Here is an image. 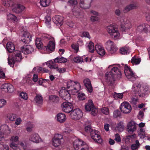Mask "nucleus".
Here are the masks:
<instances>
[{
	"label": "nucleus",
	"instance_id": "38",
	"mask_svg": "<svg viewBox=\"0 0 150 150\" xmlns=\"http://www.w3.org/2000/svg\"><path fill=\"white\" fill-rule=\"evenodd\" d=\"M120 53L122 54H127L129 53L128 49L127 47L121 48L120 50Z\"/></svg>",
	"mask_w": 150,
	"mask_h": 150
},
{
	"label": "nucleus",
	"instance_id": "63",
	"mask_svg": "<svg viewBox=\"0 0 150 150\" xmlns=\"http://www.w3.org/2000/svg\"><path fill=\"white\" fill-rule=\"evenodd\" d=\"M109 125L108 124H106L104 125V128L106 131H109Z\"/></svg>",
	"mask_w": 150,
	"mask_h": 150
},
{
	"label": "nucleus",
	"instance_id": "48",
	"mask_svg": "<svg viewBox=\"0 0 150 150\" xmlns=\"http://www.w3.org/2000/svg\"><path fill=\"white\" fill-rule=\"evenodd\" d=\"M114 140L117 142H121V139L118 134H115Z\"/></svg>",
	"mask_w": 150,
	"mask_h": 150
},
{
	"label": "nucleus",
	"instance_id": "62",
	"mask_svg": "<svg viewBox=\"0 0 150 150\" xmlns=\"http://www.w3.org/2000/svg\"><path fill=\"white\" fill-rule=\"evenodd\" d=\"M58 67L57 64H52L51 65L50 67V68L56 69L57 70Z\"/></svg>",
	"mask_w": 150,
	"mask_h": 150
},
{
	"label": "nucleus",
	"instance_id": "27",
	"mask_svg": "<svg viewBox=\"0 0 150 150\" xmlns=\"http://www.w3.org/2000/svg\"><path fill=\"white\" fill-rule=\"evenodd\" d=\"M25 7L23 5L18 4L17 7H15L13 9V11L15 13H21L25 9Z\"/></svg>",
	"mask_w": 150,
	"mask_h": 150
},
{
	"label": "nucleus",
	"instance_id": "54",
	"mask_svg": "<svg viewBox=\"0 0 150 150\" xmlns=\"http://www.w3.org/2000/svg\"><path fill=\"white\" fill-rule=\"evenodd\" d=\"M125 27L127 30L129 29L131 27V23L129 21H126L125 23Z\"/></svg>",
	"mask_w": 150,
	"mask_h": 150
},
{
	"label": "nucleus",
	"instance_id": "42",
	"mask_svg": "<svg viewBox=\"0 0 150 150\" xmlns=\"http://www.w3.org/2000/svg\"><path fill=\"white\" fill-rule=\"evenodd\" d=\"M113 117H114L117 118L118 117H120L121 116V113L120 112L117 110L114 111L113 112Z\"/></svg>",
	"mask_w": 150,
	"mask_h": 150
},
{
	"label": "nucleus",
	"instance_id": "40",
	"mask_svg": "<svg viewBox=\"0 0 150 150\" xmlns=\"http://www.w3.org/2000/svg\"><path fill=\"white\" fill-rule=\"evenodd\" d=\"M45 23L48 26L49 28L50 27V22H51V18L50 17L47 16L45 17Z\"/></svg>",
	"mask_w": 150,
	"mask_h": 150
},
{
	"label": "nucleus",
	"instance_id": "21",
	"mask_svg": "<svg viewBox=\"0 0 150 150\" xmlns=\"http://www.w3.org/2000/svg\"><path fill=\"white\" fill-rule=\"evenodd\" d=\"M30 140L34 143H38L42 141V139L38 134H32L30 136Z\"/></svg>",
	"mask_w": 150,
	"mask_h": 150
},
{
	"label": "nucleus",
	"instance_id": "57",
	"mask_svg": "<svg viewBox=\"0 0 150 150\" xmlns=\"http://www.w3.org/2000/svg\"><path fill=\"white\" fill-rule=\"evenodd\" d=\"M57 71L60 73H62L66 71V69L64 68H59L57 69Z\"/></svg>",
	"mask_w": 150,
	"mask_h": 150
},
{
	"label": "nucleus",
	"instance_id": "28",
	"mask_svg": "<svg viewBox=\"0 0 150 150\" xmlns=\"http://www.w3.org/2000/svg\"><path fill=\"white\" fill-rule=\"evenodd\" d=\"M6 47L7 50L10 53L13 52L15 49L14 44L10 42H8L7 43Z\"/></svg>",
	"mask_w": 150,
	"mask_h": 150
},
{
	"label": "nucleus",
	"instance_id": "64",
	"mask_svg": "<svg viewBox=\"0 0 150 150\" xmlns=\"http://www.w3.org/2000/svg\"><path fill=\"white\" fill-rule=\"evenodd\" d=\"M115 13L117 16H119L121 14L120 11L118 9H116L115 11Z\"/></svg>",
	"mask_w": 150,
	"mask_h": 150
},
{
	"label": "nucleus",
	"instance_id": "30",
	"mask_svg": "<svg viewBox=\"0 0 150 150\" xmlns=\"http://www.w3.org/2000/svg\"><path fill=\"white\" fill-rule=\"evenodd\" d=\"M136 6L133 4H130L127 6L124 9L123 11L125 13H127L130 10L134 9Z\"/></svg>",
	"mask_w": 150,
	"mask_h": 150
},
{
	"label": "nucleus",
	"instance_id": "43",
	"mask_svg": "<svg viewBox=\"0 0 150 150\" xmlns=\"http://www.w3.org/2000/svg\"><path fill=\"white\" fill-rule=\"evenodd\" d=\"M85 130L86 132L90 133L91 134V132L93 131V129L91 128V127L90 125L85 127Z\"/></svg>",
	"mask_w": 150,
	"mask_h": 150
},
{
	"label": "nucleus",
	"instance_id": "7",
	"mask_svg": "<svg viewBox=\"0 0 150 150\" xmlns=\"http://www.w3.org/2000/svg\"><path fill=\"white\" fill-rule=\"evenodd\" d=\"M105 48L111 54L115 53L117 48L114 43L111 40H108L105 44Z\"/></svg>",
	"mask_w": 150,
	"mask_h": 150
},
{
	"label": "nucleus",
	"instance_id": "29",
	"mask_svg": "<svg viewBox=\"0 0 150 150\" xmlns=\"http://www.w3.org/2000/svg\"><path fill=\"white\" fill-rule=\"evenodd\" d=\"M35 44L37 48L39 49H41L43 47V45L40 38L36 39Z\"/></svg>",
	"mask_w": 150,
	"mask_h": 150
},
{
	"label": "nucleus",
	"instance_id": "5",
	"mask_svg": "<svg viewBox=\"0 0 150 150\" xmlns=\"http://www.w3.org/2000/svg\"><path fill=\"white\" fill-rule=\"evenodd\" d=\"M107 30L112 38L115 40L118 39L120 36V34L117 29H115L113 25H110L107 27Z\"/></svg>",
	"mask_w": 150,
	"mask_h": 150
},
{
	"label": "nucleus",
	"instance_id": "55",
	"mask_svg": "<svg viewBox=\"0 0 150 150\" xmlns=\"http://www.w3.org/2000/svg\"><path fill=\"white\" fill-rule=\"evenodd\" d=\"M8 117L9 120L11 121L15 120L16 118V115L14 114L10 115Z\"/></svg>",
	"mask_w": 150,
	"mask_h": 150
},
{
	"label": "nucleus",
	"instance_id": "59",
	"mask_svg": "<svg viewBox=\"0 0 150 150\" xmlns=\"http://www.w3.org/2000/svg\"><path fill=\"white\" fill-rule=\"evenodd\" d=\"M38 75L36 74H35L33 75V80L35 82L37 81L38 80Z\"/></svg>",
	"mask_w": 150,
	"mask_h": 150
},
{
	"label": "nucleus",
	"instance_id": "47",
	"mask_svg": "<svg viewBox=\"0 0 150 150\" xmlns=\"http://www.w3.org/2000/svg\"><path fill=\"white\" fill-rule=\"evenodd\" d=\"M144 116V113L142 111H140L138 115V118L141 120H142Z\"/></svg>",
	"mask_w": 150,
	"mask_h": 150
},
{
	"label": "nucleus",
	"instance_id": "60",
	"mask_svg": "<svg viewBox=\"0 0 150 150\" xmlns=\"http://www.w3.org/2000/svg\"><path fill=\"white\" fill-rule=\"evenodd\" d=\"M67 61V59L64 57H60V63H65Z\"/></svg>",
	"mask_w": 150,
	"mask_h": 150
},
{
	"label": "nucleus",
	"instance_id": "17",
	"mask_svg": "<svg viewBox=\"0 0 150 150\" xmlns=\"http://www.w3.org/2000/svg\"><path fill=\"white\" fill-rule=\"evenodd\" d=\"M92 0H80V7L84 9H88L91 6Z\"/></svg>",
	"mask_w": 150,
	"mask_h": 150
},
{
	"label": "nucleus",
	"instance_id": "36",
	"mask_svg": "<svg viewBox=\"0 0 150 150\" xmlns=\"http://www.w3.org/2000/svg\"><path fill=\"white\" fill-rule=\"evenodd\" d=\"M89 51L91 53H93L94 51V44L91 42H90L88 45Z\"/></svg>",
	"mask_w": 150,
	"mask_h": 150
},
{
	"label": "nucleus",
	"instance_id": "31",
	"mask_svg": "<svg viewBox=\"0 0 150 150\" xmlns=\"http://www.w3.org/2000/svg\"><path fill=\"white\" fill-rule=\"evenodd\" d=\"M49 99L50 102L57 103L59 102L58 97L55 95H51L49 96Z\"/></svg>",
	"mask_w": 150,
	"mask_h": 150
},
{
	"label": "nucleus",
	"instance_id": "12",
	"mask_svg": "<svg viewBox=\"0 0 150 150\" xmlns=\"http://www.w3.org/2000/svg\"><path fill=\"white\" fill-rule=\"evenodd\" d=\"M120 108L122 112L125 114L130 113L132 109L129 104H121Z\"/></svg>",
	"mask_w": 150,
	"mask_h": 150
},
{
	"label": "nucleus",
	"instance_id": "45",
	"mask_svg": "<svg viewBox=\"0 0 150 150\" xmlns=\"http://www.w3.org/2000/svg\"><path fill=\"white\" fill-rule=\"evenodd\" d=\"M123 97V93H117L115 92L114 97L115 98H122Z\"/></svg>",
	"mask_w": 150,
	"mask_h": 150
},
{
	"label": "nucleus",
	"instance_id": "37",
	"mask_svg": "<svg viewBox=\"0 0 150 150\" xmlns=\"http://www.w3.org/2000/svg\"><path fill=\"white\" fill-rule=\"evenodd\" d=\"M50 2V0H41L40 1L41 5L43 7L48 6Z\"/></svg>",
	"mask_w": 150,
	"mask_h": 150
},
{
	"label": "nucleus",
	"instance_id": "22",
	"mask_svg": "<svg viewBox=\"0 0 150 150\" xmlns=\"http://www.w3.org/2000/svg\"><path fill=\"white\" fill-rule=\"evenodd\" d=\"M137 124L134 121H132L127 125L128 131L129 132H132L136 130Z\"/></svg>",
	"mask_w": 150,
	"mask_h": 150
},
{
	"label": "nucleus",
	"instance_id": "52",
	"mask_svg": "<svg viewBox=\"0 0 150 150\" xmlns=\"http://www.w3.org/2000/svg\"><path fill=\"white\" fill-rule=\"evenodd\" d=\"M102 112L105 115H108L109 113V109L107 108H103L102 110Z\"/></svg>",
	"mask_w": 150,
	"mask_h": 150
},
{
	"label": "nucleus",
	"instance_id": "34",
	"mask_svg": "<svg viewBox=\"0 0 150 150\" xmlns=\"http://www.w3.org/2000/svg\"><path fill=\"white\" fill-rule=\"evenodd\" d=\"M2 1L4 5L7 7L12 6L13 3V0H2Z\"/></svg>",
	"mask_w": 150,
	"mask_h": 150
},
{
	"label": "nucleus",
	"instance_id": "53",
	"mask_svg": "<svg viewBox=\"0 0 150 150\" xmlns=\"http://www.w3.org/2000/svg\"><path fill=\"white\" fill-rule=\"evenodd\" d=\"M85 95L83 93H79L78 94V96L79 97V100H83L85 99L84 97Z\"/></svg>",
	"mask_w": 150,
	"mask_h": 150
},
{
	"label": "nucleus",
	"instance_id": "46",
	"mask_svg": "<svg viewBox=\"0 0 150 150\" xmlns=\"http://www.w3.org/2000/svg\"><path fill=\"white\" fill-rule=\"evenodd\" d=\"M74 61L76 63H79L83 62V59L80 57H77L74 58Z\"/></svg>",
	"mask_w": 150,
	"mask_h": 150
},
{
	"label": "nucleus",
	"instance_id": "18",
	"mask_svg": "<svg viewBox=\"0 0 150 150\" xmlns=\"http://www.w3.org/2000/svg\"><path fill=\"white\" fill-rule=\"evenodd\" d=\"M124 72L125 75L128 79L134 77V75L131 69L126 65L125 67Z\"/></svg>",
	"mask_w": 150,
	"mask_h": 150
},
{
	"label": "nucleus",
	"instance_id": "19",
	"mask_svg": "<svg viewBox=\"0 0 150 150\" xmlns=\"http://www.w3.org/2000/svg\"><path fill=\"white\" fill-rule=\"evenodd\" d=\"M59 95L64 99L67 101V100L70 98V94L67 90H61L59 92Z\"/></svg>",
	"mask_w": 150,
	"mask_h": 150
},
{
	"label": "nucleus",
	"instance_id": "9",
	"mask_svg": "<svg viewBox=\"0 0 150 150\" xmlns=\"http://www.w3.org/2000/svg\"><path fill=\"white\" fill-rule=\"evenodd\" d=\"M63 138V136L61 134H56L52 139L53 145L55 147H57L61 143V140Z\"/></svg>",
	"mask_w": 150,
	"mask_h": 150
},
{
	"label": "nucleus",
	"instance_id": "58",
	"mask_svg": "<svg viewBox=\"0 0 150 150\" xmlns=\"http://www.w3.org/2000/svg\"><path fill=\"white\" fill-rule=\"evenodd\" d=\"M5 77V74L1 70H0V79H4Z\"/></svg>",
	"mask_w": 150,
	"mask_h": 150
},
{
	"label": "nucleus",
	"instance_id": "8",
	"mask_svg": "<svg viewBox=\"0 0 150 150\" xmlns=\"http://www.w3.org/2000/svg\"><path fill=\"white\" fill-rule=\"evenodd\" d=\"M85 109L87 111H91V114L93 116H95L97 114L98 110L93 104H86Z\"/></svg>",
	"mask_w": 150,
	"mask_h": 150
},
{
	"label": "nucleus",
	"instance_id": "25",
	"mask_svg": "<svg viewBox=\"0 0 150 150\" xmlns=\"http://www.w3.org/2000/svg\"><path fill=\"white\" fill-rule=\"evenodd\" d=\"M83 82L85 86L89 92L91 93L93 89L90 80L88 79H86L84 80Z\"/></svg>",
	"mask_w": 150,
	"mask_h": 150
},
{
	"label": "nucleus",
	"instance_id": "33",
	"mask_svg": "<svg viewBox=\"0 0 150 150\" xmlns=\"http://www.w3.org/2000/svg\"><path fill=\"white\" fill-rule=\"evenodd\" d=\"M34 100L37 103H42L43 101V99L42 96L40 94H36L34 98Z\"/></svg>",
	"mask_w": 150,
	"mask_h": 150
},
{
	"label": "nucleus",
	"instance_id": "11",
	"mask_svg": "<svg viewBox=\"0 0 150 150\" xmlns=\"http://www.w3.org/2000/svg\"><path fill=\"white\" fill-rule=\"evenodd\" d=\"M31 36L28 32L24 31L22 35L21 40L25 44H28L31 40Z\"/></svg>",
	"mask_w": 150,
	"mask_h": 150
},
{
	"label": "nucleus",
	"instance_id": "24",
	"mask_svg": "<svg viewBox=\"0 0 150 150\" xmlns=\"http://www.w3.org/2000/svg\"><path fill=\"white\" fill-rule=\"evenodd\" d=\"M57 120L60 123L64 122L66 120L65 115L62 112L58 114L57 115Z\"/></svg>",
	"mask_w": 150,
	"mask_h": 150
},
{
	"label": "nucleus",
	"instance_id": "16",
	"mask_svg": "<svg viewBox=\"0 0 150 150\" xmlns=\"http://www.w3.org/2000/svg\"><path fill=\"white\" fill-rule=\"evenodd\" d=\"M1 88L5 92L9 93H12L14 90L13 86L9 83H5L1 86Z\"/></svg>",
	"mask_w": 150,
	"mask_h": 150
},
{
	"label": "nucleus",
	"instance_id": "14",
	"mask_svg": "<svg viewBox=\"0 0 150 150\" xmlns=\"http://www.w3.org/2000/svg\"><path fill=\"white\" fill-rule=\"evenodd\" d=\"M61 107L63 111L67 113L72 111L74 107L72 104H62Z\"/></svg>",
	"mask_w": 150,
	"mask_h": 150
},
{
	"label": "nucleus",
	"instance_id": "6",
	"mask_svg": "<svg viewBox=\"0 0 150 150\" xmlns=\"http://www.w3.org/2000/svg\"><path fill=\"white\" fill-rule=\"evenodd\" d=\"M83 113L81 110L79 109H76L73 110L70 114L71 118L72 119L77 120L81 118Z\"/></svg>",
	"mask_w": 150,
	"mask_h": 150
},
{
	"label": "nucleus",
	"instance_id": "32",
	"mask_svg": "<svg viewBox=\"0 0 150 150\" xmlns=\"http://www.w3.org/2000/svg\"><path fill=\"white\" fill-rule=\"evenodd\" d=\"M116 129L119 132H122L124 129V123L122 122H120L117 124Z\"/></svg>",
	"mask_w": 150,
	"mask_h": 150
},
{
	"label": "nucleus",
	"instance_id": "2",
	"mask_svg": "<svg viewBox=\"0 0 150 150\" xmlns=\"http://www.w3.org/2000/svg\"><path fill=\"white\" fill-rule=\"evenodd\" d=\"M133 87L134 92L137 96L143 97L147 94L149 87L146 85H143L142 86L139 84H135L133 86Z\"/></svg>",
	"mask_w": 150,
	"mask_h": 150
},
{
	"label": "nucleus",
	"instance_id": "20",
	"mask_svg": "<svg viewBox=\"0 0 150 150\" xmlns=\"http://www.w3.org/2000/svg\"><path fill=\"white\" fill-rule=\"evenodd\" d=\"M53 22L57 25H62L63 23V17L62 16H55L53 18Z\"/></svg>",
	"mask_w": 150,
	"mask_h": 150
},
{
	"label": "nucleus",
	"instance_id": "26",
	"mask_svg": "<svg viewBox=\"0 0 150 150\" xmlns=\"http://www.w3.org/2000/svg\"><path fill=\"white\" fill-rule=\"evenodd\" d=\"M95 50L97 53L100 55L103 56L105 54L104 49L99 45H96Z\"/></svg>",
	"mask_w": 150,
	"mask_h": 150
},
{
	"label": "nucleus",
	"instance_id": "35",
	"mask_svg": "<svg viewBox=\"0 0 150 150\" xmlns=\"http://www.w3.org/2000/svg\"><path fill=\"white\" fill-rule=\"evenodd\" d=\"M141 61V59L139 58H137L136 57H132L131 59V62L133 64H139Z\"/></svg>",
	"mask_w": 150,
	"mask_h": 150
},
{
	"label": "nucleus",
	"instance_id": "51",
	"mask_svg": "<svg viewBox=\"0 0 150 150\" xmlns=\"http://www.w3.org/2000/svg\"><path fill=\"white\" fill-rule=\"evenodd\" d=\"M99 19L98 17L97 16H91L90 18L91 21L93 22L98 21Z\"/></svg>",
	"mask_w": 150,
	"mask_h": 150
},
{
	"label": "nucleus",
	"instance_id": "61",
	"mask_svg": "<svg viewBox=\"0 0 150 150\" xmlns=\"http://www.w3.org/2000/svg\"><path fill=\"white\" fill-rule=\"evenodd\" d=\"M82 35L83 36L88 38H89L90 35L88 32H84L82 33Z\"/></svg>",
	"mask_w": 150,
	"mask_h": 150
},
{
	"label": "nucleus",
	"instance_id": "56",
	"mask_svg": "<svg viewBox=\"0 0 150 150\" xmlns=\"http://www.w3.org/2000/svg\"><path fill=\"white\" fill-rule=\"evenodd\" d=\"M10 146L13 149H17L18 148L17 144L14 142L11 143L10 144Z\"/></svg>",
	"mask_w": 150,
	"mask_h": 150
},
{
	"label": "nucleus",
	"instance_id": "15",
	"mask_svg": "<svg viewBox=\"0 0 150 150\" xmlns=\"http://www.w3.org/2000/svg\"><path fill=\"white\" fill-rule=\"evenodd\" d=\"M137 30L139 33L144 32L146 33L148 31H150V26L146 24H144L138 26Z\"/></svg>",
	"mask_w": 150,
	"mask_h": 150
},
{
	"label": "nucleus",
	"instance_id": "23",
	"mask_svg": "<svg viewBox=\"0 0 150 150\" xmlns=\"http://www.w3.org/2000/svg\"><path fill=\"white\" fill-rule=\"evenodd\" d=\"M55 43L52 41H49L47 46H45L44 49L47 51H53L55 49Z\"/></svg>",
	"mask_w": 150,
	"mask_h": 150
},
{
	"label": "nucleus",
	"instance_id": "4",
	"mask_svg": "<svg viewBox=\"0 0 150 150\" xmlns=\"http://www.w3.org/2000/svg\"><path fill=\"white\" fill-rule=\"evenodd\" d=\"M73 146L75 150H88L89 146L84 142L80 139L75 140L73 143Z\"/></svg>",
	"mask_w": 150,
	"mask_h": 150
},
{
	"label": "nucleus",
	"instance_id": "39",
	"mask_svg": "<svg viewBox=\"0 0 150 150\" xmlns=\"http://www.w3.org/2000/svg\"><path fill=\"white\" fill-rule=\"evenodd\" d=\"M135 143V144H133L131 146V149L133 150H135L138 148L139 147L140 145L138 140H136Z\"/></svg>",
	"mask_w": 150,
	"mask_h": 150
},
{
	"label": "nucleus",
	"instance_id": "13",
	"mask_svg": "<svg viewBox=\"0 0 150 150\" xmlns=\"http://www.w3.org/2000/svg\"><path fill=\"white\" fill-rule=\"evenodd\" d=\"M21 52L25 54L31 53L34 51V49L30 45H24L21 47Z\"/></svg>",
	"mask_w": 150,
	"mask_h": 150
},
{
	"label": "nucleus",
	"instance_id": "44",
	"mask_svg": "<svg viewBox=\"0 0 150 150\" xmlns=\"http://www.w3.org/2000/svg\"><path fill=\"white\" fill-rule=\"evenodd\" d=\"M68 3L70 5L72 6L76 5L77 4V0H70L68 1Z\"/></svg>",
	"mask_w": 150,
	"mask_h": 150
},
{
	"label": "nucleus",
	"instance_id": "49",
	"mask_svg": "<svg viewBox=\"0 0 150 150\" xmlns=\"http://www.w3.org/2000/svg\"><path fill=\"white\" fill-rule=\"evenodd\" d=\"M21 97L25 100H26L28 98V96L27 93L23 92H22L20 95Z\"/></svg>",
	"mask_w": 150,
	"mask_h": 150
},
{
	"label": "nucleus",
	"instance_id": "3",
	"mask_svg": "<svg viewBox=\"0 0 150 150\" xmlns=\"http://www.w3.org/2000/svg\"><path fill=\"white\" fill-rule=\"evenodd\" d=\"M22 59L21 51L16 50L14 51L13 55L12 57H9L8 58V64L11 67H13L15 62L21 61Z\"/></svg>",
	"mask_w": 150,
	"mask_h": 150
},
{
	"label": "nucleus",
	"instance_id": "1",
	"mask_svg": "<svg viewBox=\"0 0 150 150\" xmlns=\"http://www.w3.org/2000/svg\"><path fill=\"white\" fill-rule=\"evenodd\" d=\"M121 73L117 67L113 68L111 71L105 74V79L108 84L112 86L115 81V77L117 75L119 78L121 77Z\"/></svg>",
	"mask_w": 150,
	"mask_h": 150
},
{
	"label": "nucleus",
	"instance_id": "10",
	"mask_svg": "<svg viewBox=\"0 0 150 150\" xmlns=\"http://www.w3.org/2000/svg\"><path fill=\"white\" fill-rule=\"evenodd\" d=\"M91 137L95 142L99 144L102 143V140L99 135V132L96 130H93L91 132Z\"/></svg>",
	"mask_w": 150,
	"mask_h": 150
},
{
	"label": "nucleus",
	"instance_id": "41",
	"mask_svg": "<svg viewBox=\"0 0 150 150\" xmlns=\"http://www.w3.org/2000/svg\"><path fill=\"white\" fill-rule=\"evenodd\" d=\"M7 130L9 131L10 130L9 129L8 126L6 125H2L0 127V131L1 132H4Z\"/></svg>",
	"mask_w": 150,
	"mask_h": 150
},
{
	"label": "nucleus",
	"instance_id": "50",
	"mask_svg": "<svg viewBox=\"0 0 150 150\" xmlns=\"http://www.w3.org/2000/svg\"><path fill=\"white\" fill-rule=\"evenodd\" d=\"M11 141L12 142H17L18 141V136H13L10 139Z\"/></svg>",
	"mask_w": 150,
	"mask_h": 150
}]
</instances>
